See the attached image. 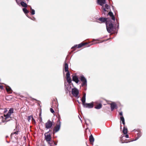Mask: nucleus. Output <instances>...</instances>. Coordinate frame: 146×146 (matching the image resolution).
<instances>
[{
	"label": "nucleus",
	"instance_id": "1",
	"mask_svg": "<svg viewBox=\"0 0 146 146\" xmlns=\"http://www.w3.org/2000/svg\"><path fill=\"white\" fill-rule=\"evenodd\" d=\"M106 29L107 31L109 33H111L113 30V25L112 23H109V22L106 21Z\"/></svg>",
	"mask_w": 146,
	"mask_h": 146
},
{
	"label": "nucleus",
	"instance_id": "2",
	"mask_svg": "<svg viewBox=\"0 0 146 146\" xmlns=\"http://www.w3.org/2000/svg\"><path fill=\"white\" fill-rule=\"evenodd\" d=\"M80 80L82 82V86H86L87 85V81L86 79L83 75L80 76Z\"/></svg>",
	"mask_w": 146,
	"mask_h": 146
},
{
	"label": "nucleus",
	"instance_id": "3",
	"mask_svg": "<svg viewBox=\"0 0 146 146\" xmlns=\"http://www.w3.org/2000/svg\"><path fill=\"white\" fill-rule=\"evenodd\" d=\"M79 91L78 89L76 88H72V94L76 98H79L78 94Z\"/></svg>",
	"mask_w": 146,
	"mask_h": 146
},
{
	"label": "nucleus",
	"instance_id": "4",
	"mask_svg": "<svg viewBox=\"0 0 146 146\" xmlns=\"http://www.w3.org/2000/svg\"><path fill=\"white\" fill-rule=\"evenodd\" d=\"M50 131L44 134L45 139L49 144H50V141L51 139V136L50 134H48Z\"/></svg>",
	"mask_w": 146,
	"mask_h": 146
},
{
	"label": "nucleus",
	"instance_id": "5",
	"mask_svg": "<svg viewBox=\"0 0 146 146\" xmlns=\"http://www.w3.org/2000/svg\"><path fill=\"white\" fill-rule=\"evenodd\" d=\"M53 125L52 122L48 120L47 122L45 123V128L46 129H48L51 128Z\"/></svg>",
	"mask_w": 146,
	"mask_h": 146
},
{
	"label": "nucleus",
	"instance_id": "6",
	"mask_svg": "<svg viewBox=\"0 0 146 146\" xmlns=\"http://www.w3.org/2000/svg\"><path fill=\"white\" fill-rule=\"evenodd\" d=\"M83 106L84 108H92L93 107V104L92 103H85Z\"/></svg>",
	"mask_w": 146,
	"mask_h": 146
},
{
	"label": "nucleus",
	"instance_id": "7",
	"mask_svg": "<svg viewBox=\"0 0 146 146\" xmlns=\"http://www.w3.org/2000/svg\"><path fill=\"white\" fill-rule=\"evenodd\" d=\"M97 2L98 4L102 6L106 3L105 0H97Z\"/></svg>",
	"mask_w": 146,
	"mask_h": 146
},
{
	"label": "nucleus",
	"instance_id": "8",
	"mask_svg": "<svg viewBox=\"0 0 146 146\" xmlns=\"http://www.w3.org/2000/svg\"><path fill=\"white\" fill-rule=\"evenodd\" d=\"M72 80L75 82L76 83H78L79 82V80L78 77L76 76H73Z\"/></svg>",
	"mask_w": 146,
	"mask_h": 146
},
{
	"label": "nucleus",
	"instance_id": "9",
	"mask_svg": "<svg viewBox=\"0 0 146 146\" xmlns=\"http://www.w3.org/2000/svg\"><path fill=\"white\" fill-rule=\"evenodd\" d=\"M86 94L85 93L84 94L83 97L81 100L83 105L85 104L86 103Z\"/></svg>",
	"mask_w": 146,
	"mask_h": 146
},
{
	"label": "nucleus",
	"instance_id": "10",
	"mask_svg": "<svg viewBox=\"0 0 146 146\" xmlns=\"http://www.w3.org/2000/svg\"><path fill=\"white\" fill-rule=\"evenodd\" d=\"M60 125H57L55 127L54 131H55V132H58L60 129Z\"/></svg>",
	"mask_w": 146,
	"mask_h": 146
},
{
	"label": "nucleus",
	"instance_id": "11",
	"mask_svg": "<svg viewBox=\"0 0 146 146\" xmlns=\"http://www.w3.org/2000/svg\"><path fill=\"white\" fill-rule=\"evenodd\" d=\"M117 106L115 103H113L111 104V111H113L116 108Z\"/></svg>",
	"mask_w": 146,
	"mask_h": 146
},
{
	"label": "nucleus",
	"instance_id": "12",
	"mask_svg": "<svg viewBox=\"0 0 146 146\" xmlns=\"http://www.w3.org/2000/svg\"><path fill=\"white\" fill-rule=\"evenodd\" d=\"M64 69L65 71L66 72H67V71H68V64L66 63L65 62L64 64Z\"/></svg>",
	"mask_w": 146,
	"mask_h": 146
},
{
	"label": "nucleus",
	"instance_id": "13",
	"mask_svg": "<svg viewBox=\"0 0 146 146\" xmlns=\"http://www.w3.org/2000/svg\"><path fill=\"white\" fill-rule=\"evenodd\" d=\"M6 89L7 92H9L10 93H11L12 90L11 88L10 87L7 86L6 87Z\"/></svg>",
	"mask_w": 146,
	"mask_h": 146
},
{
	"label": "nucleus",
	"instance_id": "14",
	"mask_svg": "<svg viewBox=\"0 0 146 146\" xmlns=\"http://www.w3.org/2000/svg\"><path fill=\"white\" fill-rule=\"evenodd\" d=\"M89 140L91 143H93L94 141V138L92 135L89 137Z\"/></svg>",
	"mask_w": 146,
	"mask_h": 146
},
{
	"label": "nucleus",
	"instance_id": "15",
	"mask_svg": "<svg viewBox=\"0 0 146 146\" xmlns=\"http://www.w3.org/2000/svg\"><path fill=\"white\" fill-rule=\"evenodd\" d=\"M107 19L104 18H100L99 20L102 22H104L106 21Z\"/></svg>",
	"mask_w": 146,
	"mask_h": 146
},
{
	"label": "nucleus",
	"instance_id": "16",
	"mask_svg": "<svg viewBox=\"0 0 146 146\" xmlns=\"http://www.w3.org/2000/svg\"><path fill=\"white\" fill-rule=\"evenodd\" d=\"M127 129L126 127H125L124 126L123 130V133L124 134H126L127 133Z\"/></svg>",
	"mask_w": 146,
	"mask_h": 146
},
{
	"label": "nucleus",
	"instance_id": "17",
	"mask_svg": "<svg viewBox=\"0 0 146 146\" xmlns=\"http://www.w3.org/2000/svg\"><path fill=\"white\" fill-rule=\"evenodd\" d=\"M21 5L22 6L25 7H27V4L23 1H21Z\"/></svg>",
	"mask_w": 146,
	"mask_h": 146
},
{
	"label": "nucleus",
	"instance_id": "18",
	"mask_svg": "<svg viewBox=\"0 0 146 146\" xmlns=\"http://www.w3.org/2000/svg\"><path fill=\"white\" fill-rule=\"evenodd\" d=\"M18 133H19V131H15V130H14V131L11 134V137H12L13 135L15 134V135H17L18 134Z\"/></svg>",
	"mask_w": 146,
	"mask_h": 146
},
{
	"label": "nucleus",
	"instance_id": "19",
	"mask_svg": "<svg viewBox=\"0 0 146 146\" xmlns=\"http://www.w3.org/2000/svg\"><path fill=\"white\" fill-rule=\"evenodd\" d=\"M102 105L101 104H99L97 105L95 107L96 109H99L102 108Z\"/></svg>",
	"mask_w": 146,
	"mask_h": 146
},
{
	"label": "nucleus",
	"instance_id": "20",
	"mask_svg": "<svg viewBox=\"0 0 146 146\" xmlns=\"http://www.w3.org/2000/svg\"><path fill=\"white\" fill-rule=\"evenodd\" d=\"M120 119H121V121H122L123 124L124 125L125 124V120H124V118L123 117V116H121L120 117Z\"/></svg>",
	"mask_w": 146,
	"mask_h": 146
},
{
	"label": "nucleus",
	"instance_id": "21",
	"mask_svg": "<svg viewBox=\"0 0 146 146\" xmlns=\"http://www.w3.org/2000/svg\"><path fill=\"white\" fill-rule=\"evenodd\" d=\"M23 11L24 12V13H25V14H27L29 12V11L26 8H23Z\"/></svg>",
	"mask_w": 146,
	"mask_h": 146
},
{
	"label": "nucleus",
	"instance_id": "22",
	"mask_svg": "<svg viewBox=\"0 0 146 146\" xmlns=\"http://www.w3.org/2000/svg\"><path fill=\"white\" fill-rule=\"evenodd\" d=\"M86 44V43H81L78 45V48H80L82 47V46Z\"/></svg>",
	"mask_w": 146,
	"mask_h": 146
},
{
	"label": "nucleus",
	"instance_id": "23",
	"mask_svg": "<svg viewBox=\"0 0 146 146\" xmlns=\"http://www.w3.org/2000/svg\"><path fill=\"white\" fill-rule=\"evenodd\" d=\"M67 82L69 84H70L71 82V79L70 77L66 78Z\"/></svg>",
	"mask_w": 146,
	"mask_h": 146
},
{
	"label": "nucleus",
	"instance_id": "24",
	"mask_svg": "<svg viewBox=\"0 0 146 146\" xmlns=\"http://www.w3.org/2000/svg\"><path fill=\"white\" fill-rule=\"evenodd\" d=\"M141 136V133L140 132H139L137 134V138L136 140L138 139Z\"/></svg>",
	"mask_w": 146,
	"mask_h": 146
},
{
	"label": "nucleus",
	"instance_id": "25",
	"mask_svg": "<svg viewBox=\"0 0 146 146\" xmlns=\"http://www.w3.org/2000/svg\"><path fill=\"white\" fill-rule=\"evenodd\" d=\"M4 116L5 117V120H6L7 118H9L10 117V116L7 113L6 115H4Z\"/></svg>",
	"mask_w": 146,
	"mask_h": 146
},
{
	"label": "nucleus",
	"instance_id": "26",
	"mask_svg": "<svg viewBox=\"0 0 146 146\" xmlns=\"http://www.w3.org/2000/svg\"><path fill=\"white\" fill-rule=\"evenodd\" d=\"M67 73L66 74V78L70 77V73L68 71H67Z\"/></svg>",
	"mask_w": 146,
	"mask_h": 146
},
{
	"label": "nucleus",
	"instance_id": "27",
	"mask_svg": "<svg viewBox=\"0 0 146 146\" xmlns=\"http://www.w3.org/2000/svg\"><path fill=\"white\" fill-rule=\"evenodd\" d=\"M9 112L12 113H13V109L12 108H11L9 110Z\"/></svg>",
	"mask_w": 146,
	"mask_h": 146
},
{
	"label": "nucleus",
	"instance_id": "28",
	"mask_svg": "<svg viewBox=\"0 0 146 146\" xmlns=\"http://www.w3.org/2000/svg\"><path fill=\"white\" fill-rule=\"evenodd\" d=\"M31 11V14L32 15H34L35 13V11L34 9H32Z\"/></svg>",
	"mask_w": 146,
	"mask_h": 146
},
{
	"label": "nucleus",
	"instance_id": "29",
	"mask_svg": "<svg viewBox=\"0 0 146 146\" xmlns=\"http://www.w3.org/2000/svg\"><path fill=\"white\" fill-rule=\"evenodd\" d=\"M33 117L32 116H29L28 117V120L29 121H30L32 119V118Z\"/></svg>",
	"mask_w": 146,
	"mask_h": 146
},
{
	"label": "nucleus",
	"instance_id": "30",
	"mask_svg": "<svg viewBox=\"0 0 146 146\" xmlns=\"http://www.w3.org/2000/svg\"><path fill=\"white\" fill-rule=\"evenodd\" d=\"M102 6V10H103V11H104V12H106L107 11V9H106V8H104L103 7V6Z\"/></svg>",
	"mask_w": 146,
	"mask_h": 146
},
{
	"label": "nucleus",
	"instance_id": "31",
	"mask_svg": "<svg viewBox=\"0 0 146 146\" xmlns=\"http://www.w3.org/2000/svg\"><path fill=\"white\" fill-rule=\"evenodd\" d=\"M105 8L107 9H108L109 8V7L108 5L106 4L105 5Z\"/></svg>",
	"mask_w": 146,
	"mask_h": 146
},
{
	"label": "nucleus",
	"instance_id": "32",
	"mask_svg": "<svg viewBox=\"0 0 146 146\" xmlns=\"http://www.w3.org/2000/svg\"><path fill=\"white\" fill-rule=\"evenodd\" d=\"M110 16V17H111V16H112V15H113V13L112 12H110L109 13H108V14Z\"/></svg>",
	"mask_w": 146,
	"mask_h": 146
},
{
	"label": "nucleus",
	"instance_id": "33",
	"mask_svg": "<svg viewBox=\"0 0 146 146\" xmlns=\"http://www.w3.org/2000/svg\"><path fill=\"white\" fill-rule=\"evenodd\" d=\"M111 18L114 21L115 20V17L113 15H112V16H111Z\"/></svg>",
	"mask_w": 146,
	"mask_h": 146
},
{
	"label": "nucleus",
	"instance_id": "34",
	"mask_svg": "<svg viewBox=\"0 0 146 146\" xmlns=\"http://www.w3.org/2000/svg\"><path fill=\"white\" fill-rule=\"evenodd\" d=\"M68 87H69V86H68ZM70 88H71V87L70 86H69V89H68V88H67V90H66V93H68V92H67V90H68V91H70Z\"/></svg>",
	"mask_w": 146,
	"mask_h": 146
},
{
	"label": "nucleus",
	"instance_id": "35",
	"mask_svg": "<svg viewBox=\"0 0 146 146\" xmlns=\"http://www.w3.org/2000/svg\"><path fill=\"white\" fill-rule=\"evenodd\" d=\"M50 112L52 113H54V110L52 109V108H50Z\"/></svg>",
	"mask_w": 146,
	"mask_h": 146
},
{
	"label": "nucleus",
	"instance_id": "36",
	"mask_svg": "<svg viewBox=\"0 0 146 146\" xmlns=\"http://www.w3.org/2000/svg\"><path fill=\"white\" fill-rule=\"evenodd\" d=\"M27 16L28 18H29L30 19H31V20H35V19H35V17H34V19H32V18H31V17H28L27 15Z\"/></svg>",
	"mask_w": 146,
	"mask_h": 146
},
{
	"label": "nucleus",
	"instance_id": "37",
	"mask_svg": "<svg viewBox=\"0 0 146 146\" xmlns=\"http://www.w3.org/2000/svg\"><path fill=\"white\" fill-rule=\"evenodd\" d=\"M119 115H121L122 116L123 115V113L122 112H121L119 113Z\"/></svg>",
	"mask_w": 146,
	"mask_h": 146
},
{
	"label": "nucleus",
	"instance_id": "38",
	"mask_svg": "<svg viewBox=\"0 0 146 146\" xmlns=\"http://www.w3.org/2000/svg\"><path fill=\"white\" fill-rule=\"evenodd\" d=\"M78 46L77 45H75L74 46H73L72 47V49H73L74 48H75V47H76V46Z\"/></svg>",
	"mask_w": 146,
	"mask_h": 146
},
{
	"label": "nucleus",
	"instance_id": "39",
	"mask_svg": "<svg viewBox=\"0 0 146 146\" xmlns=\"http://www.w3.org/2000/svg\"><path fill=\"white\" fill-rule=\"evenodd\" d=\"M32 121H33V122H35V120L33 118V117L32 118Z\"/></svg>",
	"mask_w": 146,
	"mask_h": 146
},
{
	"label": "nucleus",
	"instance_id": "40",
	"mask_svg": "<svg viewBox=\"0 0 146 146\" xmlns=\"http://www.w3.org/2000/svg\"><path fill=\"white\" fill-rule=\"evenodd\" d=\"M125 137L126 138H129V135H127V134H126V135L125 136Z\"/></svg>",
	"mask_w": 146,
	"mask_h": 146
},
{
	"label": "nucleus",
	"instance_id": "41",
	"mask_svg": "<svg viewBox=\"0 0 146 146\" xmlns=\"http://www.w3.org/2000/svg\"><path fill=\"white\" fill-rule=\"evenodd\" d=\"M10 116H11V113H10L9 112H8V113H7Z\"/></svg>",
	"mask_w": 146,
	"mask_h": 146
},
{
	"label": "nucleus",
	"instance_id": "42",
	"mask_svg": "<svg viewBox=\"0 0 146 146\" xmlns=\"http://www.w3.org/2000/svg\"><path fill=\"white\" fill-rule=\"evenodd\" d=\"M98 39H94L93 40V41H98Z\"/></svg>",
	"mask_w": 146,
	"mask_h": 146
},
{
	"label": "nucleus",
	"instance_id": "43",
	"mask_svg": "<svg viewBox=\"0 0 146 146\" xmlns=\"http://www.w3.org/2000/svg\"><path fill=\"white\" fill-rule=\"evenodd\" d=\"M3 88V87L2 86L0 85V88H1L2 89Z\"/></svg>",
	"mask_w": 146,
	"mask_h": 146
},
{
	"label": "nucleus",
	"instance_id": "44",
	"mask_svg": "<svg viewBox=\"0 0 146 146\" xmlns=\"http://www.w3.org/2000/svg\"><path fill=\"white\" fill-rule=\"evenodd\" d=\"M32 9H32V7H30V10H31Z\"/></svg>",
	"mask_w": 146,
	"mask_h": 146
},
{
	"label": "nucleus",
	"instance_id": "45",
	"mask_svg": "<svg viewBox=\"0 0 146 146\" xmlns=\"http://www.w3.org/2000/svg\"><path fill=\"white\" fill-rule=\"evenodd\" d=\"M7 111V110L6 109H5V111H4V112H6V111Z\"/></svg>",
	"mask_w": 146,
	"mask_h": 146
},
{
	"label": "nucleus",
	"instance_id": "46",
	"mask_svg": "<svg viewBox=\"0 0 146 146\" xmlns=\"http://www.w3.org/2000/svg\"><path fill=\"white\" fill-rule=\"evenodd\" d=\"M54 144L55 145H57V143H54Z\"/></svg>",
	"mask_w": 146,
	"mask_h": 146
},
{
	"label": "nucleus",
	"instance_id": "47",
	"mask_svg": "<svg viewBox=\"0 0 146 146\" xmlns=\"http://www.w3.org/2000/svg\"><path fill=\"white\" fill-rule=\"evenodd\" d=\"M27 0L28 2V1H29V0Z\"/></svg>",
	"mask_w": 146,
	"mask_h": 146
},
{
	"label": "nucleus",
	"instance_id": "48",
	"mask_svg": "<svg viewBox=\"0 0 146 146\" xmlns=\"http://www.w3.org/2000/svg\"><path fill=\"white\" fill-rule=\"evenodd\" d=\"M16 0V1L17 2V0Z\"/></svg>",
	"mask_w": 146,
	"mask_h": 146
},
{
	"label": "nucleus",
	"instance_id": "49",
	"mask_svg": "<svg viewBox=\"0 0 146 146\" xmlns=\"http://www.w3.org/2000/svg\"><path fill=\"white\" fill-rule=\"evenodd\" d=\"M80 120H81V119L80 118Z\"/></svg>",
	"mask_w": 146,
	"mask_h": 146
},
{
	"label": "nucleus",
	"instance_id": "50",
	"mask_svg": "<svg viewBox=\"0 0 146 146\" xmlns=\"http://www.w3.org/2000/svg\"><path fill=\"white\" fill-rule=\"evenodd\" d=\"M97 43H95L94 44H97Z\"/></svg>",
	"mask_w": 146,
	"mask_h": 146
}]
</instances>
